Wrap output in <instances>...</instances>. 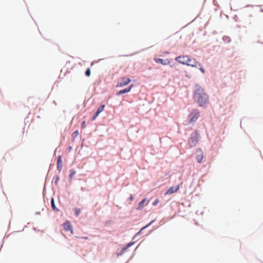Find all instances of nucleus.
<instances>
[{
  "label": "nucleus",
  "instance_id": "aec40b11",
  "mask_svg": "<svg viewBox=\"0 0 263 263\" xmlns=\"http://www.w3.org/2000/svg\"><path fill=\"white\" fill-rule=\"evenodd\" d=\"M90 73H91V72H90V68H87L86 72H85V74L86 76L87 77H89L90 75Z\"/></svg>",
  "mask_w": 263,
  "mask_h": 263
},
{
  "label": "nucleus",
  "instance_id": "9d476101",
  "mask_svg": "<svg viewBox=\"0 0 263 263\" xmlns=\"http://www.w3.org/2000/svg\"><path fill=\"white\" fill-rule=\"evenodd\" d=\"M133 87V85H131L129 87L126 88L125 89H124L123 90H121L119 91L118 92L117 95H120L123 94L124 93L128 92L129 91H130V90H131V89Z\"/></svg>",
  "mask_w": 263,
  "mask_h": 263
},
{
  "label": "nucleus",
  "instance_id": "bb28decb",
  "mask_svg": "<svg viewBox=\"0 0 263 263\" xmlns=\"http://www.w3.org/2000/svg\"><path fill=\"white\" fill-rule=\"evenodd\" d=\"M75 133H77V135H78V132H74V134H75Z\"/></svg>",
  "mask_w": 263,
  "mask_h": 263
},
{
  "label": "nucleus",
  "instance_id": "1a4fd4ad",
  "mask_svg": "<svg viewBox=\"0 0 263 263\" xmlns=\"http://www.w3.org/2000/svg\"><path fill=\"white\" fill-rule=\"evenodd\" d=\"M105 108V105H101L99 108L98 109L97 111L95 113L93 117L92 118V120H95V119L98 116V115L104 110Z\"/></svg>",
  "mask_w": 263,
  "mask_h": 263
},
{
  "label": "nucleus",
  "instance_id": "7ed1b4c3",
  "mask_svg": "<svg viewBox=\"0 0 263 263\" xmlns=\"http://www.w3.org/2000/svg\"><path fill=\"white\" fill-rule=\"evenodd\" d=\"M130 82L131 80L129 78L126 77L120 78L118 80L117 87H123L128 84Z\"/></svg>",
  "mask_w": 263,
  "mask_h": 263
},
{
  "label": "nucleus",
  "instance_id": "ddd939ff",
  "mask_svg": "<svg viewBox=\"0 0 263 263\" xmlns=\"http://www.w3.org/2000/svg\"><path fill=\"white\" fill-rule=\"evenodd\" d=\"M145 201H146V199H144L141 202H139V206L137 208V210H141L142 209V208H143V204L145 202Z\"/></svg>",
  "mask_w": 263,
  "mask_h": 263
},
{
  "label": "nucleus",
  "instance_id": "9b49d317",
  "mask_svg": "<svg viewBox=\"0 0 263 263\" xmlns=\"http://www.w3.org/2000/svg\"><path fill=\"white\" fill-rule=\"evenodd\" d=\"M57 167L59 171H61L62 167L61 156L58 157V162H57Z\"/></svg>",
  "mask_w": 263,
  "mask_h": 263
},
{
  "label": "nucleus",
  "instance_id": "0eeeda50",
  "mask_svg": "<svg viewBox=\"0 0 263 263\" xmlns=\"http://www.w3.org/2000/svg\"><path fill=\"white\" fill-rule=\"evenodd\" d=\"M180 188V186L179 185H178L176 186H172L165 193V195L167 194H172L173 193L177 192Z\"/></svg>",
  "mask_w": 263,
  "mask_h": 263
},
{
  "label": "nucleus",
  "instance_id": "20e7f679",
  "mask_svg": "<svg viewBox=\"0 0 263 263\" xmlns=\"http://www.w3.org/2000/svg\"><path fill=\"white\" fill-rule=\"evenodd\" d=\"M189 58L187 55L178 56L175 58V60L183 65H187Z\"/></svg>",
  "mask_w": 263,
  "mask_h": 263
},
{
  "label": "nucleus",
  "instance_id": "f03ea898",
  "mask_svg": "<svg viewBox=\"0 0 263 263\" xmlns=\"http://www.w3.org/2000/svg\"><path fill=\"white\" fill-rule=\"evenodd\" d=\"M200 116L199 111L195 109L189 116V120L190 123L196 122Z\"/></svg>",
  "mask_w": 263,
  "mask_h": 263
},
{
  "label": "nucleus",
  "instance_id": "a211bd4d",
  "mask_svg": "<svg viewBox=\"0 0 263 263\" xmlns=\"http://www.w3.org/2000/svg\"><path fill=\"white\" fill-rule=\"evenodd\" d=\"M68 224V221H67V231H70L71 233L72 234L73 231L72 230V227Z\"/></svg>",
  "mask_w": 263,
  "mask_h": 263
},
{
  "label": "nucleus",
  "instance_id": "b1692460",
  "mask_svg": "<svg viewBox=\"0 0 263 263\" xmlns=\"http://www.w3.org/2000/svg\"><path fill=\"white\" fill-rule=\"evenodd\" d=\"M64 229H66V223L64 222L62 224Z\"/></svg>",
  "mask_w": 263,
  "mask_h": 263
},
{
  "label": "nucleus",
  "instance_id": "4468645a",
  "mask_svg": "<svg viewBox=\"0 0 263 263\" xmlns=\"http://www.w3.org/2000/svg\"><path fill=\"white\" fill-rule=\"evenodd\" d=\"M222 39L223 41L226 43H229L231 42V38L229 36H224Z\"/></svg>",
  "mask_w": 263,
  "mask_h": 263
},
{
  "label": "nucleus",
  "instance_id": "6e6552de",
  "mask_svg": "<svg viewBox=\"0 0 263 263\" xmlns=\"http://www.w3.org/2000/svg\"><path fill=\"white\" fill-rule=\"evenodd\" d=\"M198 142L197 138L196 137H191L189 140L190 147L195 146Z\"/></svg>",
  "mask_w": 263,
  "mask_h": 263
},
{
  "label": "nucleus",
  "instance_id": "6ab92c4d",
  "mask_svg": "<svg viewBox=\"0 0 263 263\" xmlns=\"http://www.w3.org/2000/svg\"><path fill=\"white\" fill-rule=\"evenodd\" d=\"M80 212H81L80 209H76L74 210V213H75L76 216H79L80 213Z\"/></svg>",
  "mask_w": 263,
  "mask_h": 263
},
{
  "label": "nucleus",
  "instance_id": "5701e85b",
  "mask_svg": "<svg viewBox=\"0 0 263 263\" xmlns=\"http://www.w3.org/2000/svg\"><path fill=\"white\" fill-rule=\"evenodd\" d=\"M82 127L83 128H84L85 127V121H83L82 123Z\"/></svg>",
  "mask_w": 263,
  "mask_h": 263
},
{
  "label": "nucleus",
  "instance_id": "f257e3e1",
  "mask_svg": "<svg viewBox=\"0 0 263 263\" xmlns=\"http://www.w3.org/2000/svg\"><path fill=\"white\" fill-rule=\"evenodd\" d=\"M194 98L200 106H203L208 102L209 97L204 89L199 85H196Z\"/></svg>",
  "mask_w": 263,
  "mask_h": 263
},
{
  "label": "nucleus",
  "instance_id": "a878e982",
  "mask_svg": "<svg viewBox=\"0 0 263 263\" xmlns=\"http://www.w3.org/2000/svg\"><path fill=\"white\" fill-rule=\"evenodd\" d=\"M130 200H133V199H134V198H133V197H132H132H130Z\"/></svg>",
  "mask_w": 263,
  "mask_h": 263
},
{
  "label": "nucleus",
  "instance_id": "f8f14e48",
  "mask_svg": "<svg viewBox=\"0 0 263 263\" xmlns=\"http://www.w3.org/2000/svg\"><path fill=\"white\" fill-rule=\"evenodd\" d=\"M51 204L52 208L54 211H58V209L55 206L53 198H52L51 199Z\"/></svg>",
  "mask_w": 263,
  "mask_h": 263
},
{
  "label": "nucleus",
  "instance_id": "cd10ccee",
  "mask_svg": "<svg viewBox=\"0 0 263 263\" xmlns=\"http://www.w3.org/2000/svg\"><path fill=\"white\" fill-rule=\"evenodd\" d=\"M58 178H57V180H55V182L57 183V180H58Z\"/></svg>",
  "mask_w": 263,
  "mask_h": 263
},
{
  "label": "nucleus",
  "instance_id": "dca6fc26",
  "mask_svg": "<svg viewBox=\"0 0 263 263\" xmlns=\"http://www.w3.org/2000/svg\"><path fill=\"white\" fill-rule=\"evenodd\" d=\"M133 243H134L133 242L129 243L125 248H124L123 249H122V253H124L126 251V250L127 249V248L130 247V246H132Z\"/></svg>",
  "mask_w": 263,
  "mask_h": 263
},
{
  "label": "nucleus",
  "instance_id": "412c9836",
  "mask_svg": "<svg viewBox=\"0 0 263 263\" xmlns=\"http://www.w3.org/2000/svg\"><path fill=\"white\" fill-rule=\"evenodd\" d=\"M199 69L203 73H205V70L204 69H203V68L201 66V65L200 64V66H199Z\"/></svg>",
  "mask_w": 263,
  "mask_h": 263
},
{
  "label": "nucleus",
  "instance_id": "f3484780",
  "mask_svg": "<svg viewBox=\"0 0 263 263\" xmlns=\"http://www.w3.org/2000/svg\"><path fill=\"white\" fill-rule=\"evenodd\" d=\"M70 174L69 175V179H70V180H71L72 178V177L75 175L76 172L73 170H70Z\"/></svg>",
  "mask_w": 263,
  "mask_h": 263
},
{
  "label": "nucleus",
  "instance_id": "39448f33",
  "mask_svg": "<svg viewBox=\"0 0 263 263\" xmlns=\"http://www.w3.org/2000/svg\"><path fill=\"white\" fill-rule=\"evenodd\" d=\"M187 66H190L193 67H196L197 66H200V63L197 61L195 59L189 58L188 60Z\"/></svg>",
  "mask_w": 263,
  "mask_h": 263
},
{
  "label": "nucleus",
  "instance_id": "423d86ee",
  "mask_svg": "<svg viewBox=\"0 0 263 263\" xmlns=\"http://www.w3.org/2000/svg\"><path fill=\"white\" fill-rule=\"evenodd\" d=\"M196 158L198 162L201 163L203 158V152L201 149H197L196 150Z\"/></svg>",
  "mask_w": 263,
  "mask_h": 263
},
{
  "label": "nucleus",
  "instance_id": "2eb2a0df",
  "mask_svg": "<svg viewBox=\"0 0 263 263\" xmlns=\"http://www.w3.org/2000/svg\"><path fill=\"white\" fill-rule=\"evenodd\" d=\"M155 61L157 63H160L163 65H166V63H164V61L163 59H160V58H155Z\"/></svg>",
  "mask_w": 263,
  "mask_h": 263
},
{
  "label": "nucleus",
  "instance_id": "393cba45",
  "mask_svg": "<svg viewBox=\"0 0 263 263\" xmlns=\"http://www.w3.org/2000/svg\"><path fill=\"white\" fill-rule=\"evenodd\" d=\"M153 221H152L151 222H150L149 223H148L146 226H145V227H144V228H143V229H144V228H146V227H148V226H149L152 223H153Z\"/></svg>",
  "mask_w": 263,
  "mask_h": 263
},
{
  "label": "nucleus",
  "instance_id": "4be33fe9",
  "mask_svg": "<svg viewBox=\"0 0 263 263\" xmlns=\"http://www.w3.org/2000/svg\"><path fill=\"white\" fill-rule=\"evenodd\" d=\"M159 202V199H156L155 200V201L153 203V204L154 205H156Z\"/></svg>",
  "mask_w": 263,
  "mask_h": 263
}]
</instances>
